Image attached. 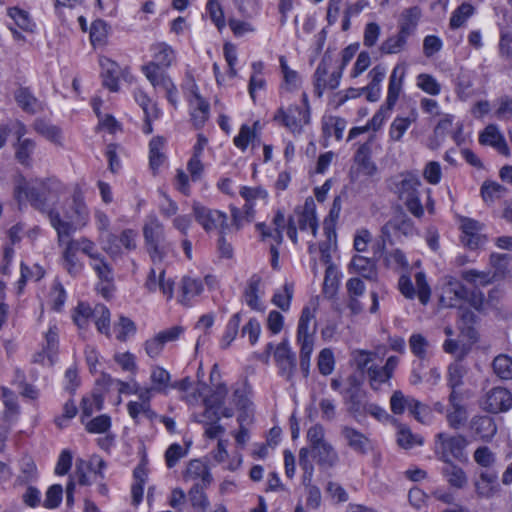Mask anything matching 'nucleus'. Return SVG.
Masks as SVG:
<instances>
[{
	"label": "nucleus",
	"mask_w": 512,
	"mask_h": 512,
	"mask_svg": "<svg viewBox=\"0 0 512 512\" xmlns=\"http://www.w3.org/2000/svg\"><path fill=\"white\" fill-rule=\"evenodd\" d=\"M421 16L422 11L418 6L405 8L399 16L398 29L403 34L411 36L416 30Z\"/></svg>",
	"instance_id": "nucleus-33"
},
{
	"label": "nucleus",
	"mask_w": 512,
	"mask_h": 512,
	"mask_svg": "<svg viewBox=\"0 0 512 512\" xmlns=\"http://www.w3.org/2000/svg\"><path fill=\"white\" fill-rule=\"evenodd\" d=\"M103 396L100 394H92L85 396L81 401V422L88 419L95 411H100L103 408Z\"/></svg>",
	"instance_id": "nucleus-50"
},
{
	"label": "nucleus",
	"mask_w": 512,
	"mask_h": 512,
	"mask_svg": "<svg viewBox=\"0 0 512 512\" xmlns=\"http://www.w3.org/2000/svg\"><path fill=\"white\" fill-rule=\"evenodd\" d=\"M462 243L470 249H475L485 242V237L481 234L483 224L480 222L463 217L461 218Z\"/></svg>",
	"instance_id": "nucleus-20"
},
{
	"label": "nucleus",
	"mask_w": 512,
	"mask_h": 512,
	"mask_svg": "<svg viewBox=\"0 0 512 512\" xmlns=\"http://www.w3.org/2000/svg\"><path fill=\"white\" fill-rule=\"evenodd\" d=\"M164 146V138L156 136L151 139L149 143V163L151 169L157 170L165 162Z\"/></svg>",
	"instance_id": "nucleus-40"
},
{
	"label": "nucleus",
	"mask_w": 512,
	"mask_h": 512,
	"mask_svg": "<svg viewBox=\"0 0 512 512\" xmlns=\"http://www.w3.org/2000/svg\"><path fill=\"white\" fill-rule=\"evenodd\" d=\"M144 286L149 292L160 290L168 300L173 297L174 282L165 278L164 268H158V272L155 268H151Z\"/></svg>",
	"instance_id": "nucleus-19"
},
{
	"label": "nucleus",
	"mask_w": 512,
	"mask_h": 512,
	"mask_svg": "<svg viewBox=\"0 0 512 512\" xmlns=\"http://www.w3.org/2000/svg\"><path fill=\"white\" fill-rule=\"evenodd\" d=\"M56 185L52 180H32L20 179L15 188V198L19 203L29 201L33 207L44 212L48 208L49 194Z\"/></svg>",
	"instance_id": "nucleus-4"
},
{
	"label": "nucleus",
	"mask_w": 512,
	"mask_h": 512,
	"mask_svg": "<svg viewBox=\"0 0 512 512\" xmlns=\"http://www.w3.org/2000/svg\"><path fill=\"white\" fill-rule=\"evenodd\" d=\"M349 269L352 273L359 274L368 280H374L377 277V270L374 261L364 256H354L349 265Z\"/></svg>",
	"instance_id": "nucleus-37"
},
{
	"label": "nucleus",
	"mask_w": 512,
	"mask_h": 512,
	"mask_svg": "<svg viewBox=\"0 0 512 512\" xmlns=\"http://www.w3.org/2000/svg\"><path fill=\"white\" fill-rule=\"evenodd\" d=\"M389 404L391 412L395 415H402L411 405L414 407L418 405L415 398L404 395L401 390H395L392 393Z\"/></svg>",
	"instance_id": "nucleus-45"
},
{
	"label": "nucleus",
	"mask_w": 512,
	"mask_h": 512,
	"mask_svg": "<svg viewBox=\"0 0 512 512\" xmlns=\"http://www.w3.org/2000/svg\"><path fill=\"white\" fill-rule=\"evenodd\" d=\"M15 159L24 166H30L32 155L36 148V142L33 139L21 140L13 145Z\"/></svg>",
	"instance_id": "nucleus-41"
},
{
	"label": "nucleus",
	"mask_w": 512,
	"mask_h": 512,
	"mask_svg": "<svg viewBox=\"0 0 512 512\" xmlns=\"http://www.w3.org/2000/svg\"><path fill=\"white\" fill-rule=\"evenodd\" d=\"M90 266L101 280L106 282L113 280V269L102 254L90 261Z\"/></svg>",
	"instance_id": "nucleus-64"
},
{
	"label": "nucleus",
	"mask_w": 512,
	"mask_h": 512,
	"mask_svg": "<svg viewBox=\"0 0 512 512\" xmlns=\"http://www.w3.org/2000/svg\"><path fill=\"white\" fill-rule=\"evenodd\" d=\"M33 130L47 140L62 145V131L59 127L51 124L43 118H37L32 124Z\"/></svg>",
	"instance_id": "nucleus-38"
},
{
	"label": "nucleus",
	"mask_w": 512,
	"mask_h": 512,
	"mask_svg": "<svg viewBox=\"0 0 512 512\" xmlns=\"http://www.w3.org/2000/svg\"><path fill=\"white\" fill-rule=\"evenodd\" d=\"M93 320L97 330L100 333L110 337V311L105 305H95Z\"/></svg>",
	"instance_id": "nucleus-55"
},
{
	"label": "nucleus",
	"mask_w": 512,
	"mask_h": 512,
	"mask_svg": "<svg viewBox=\"0 0 512 512\" xmlns=\"http://www.w3.org/2000/svg\"><path fill=\"white\" fill-rule=\"evenodd\" d=\"M51 226L56 230L58 243H64L76 230L85 227L90 219V211L84 201V196L79 187H76L69 208L64 213V218L56 210L48 211Z\"/></svg>",
	"instance_id": "nucleus-1"
},
{
	"label": "nucleus",
	"mask_w": 512,
	"mask_h": 512,
	"mask_svg": "<svg viewBox=\"0 0 512 512\" xmlns=\"http://www.w3.org/2000/svg\"><path fill=\"white\" fill-rule=\"evenodd\" d=\"M399 361V357L390 356L387 358L384 366L371 364L370 367H367V372L365 374L370 387L377 391L383 384L388 383L393 377Z\"/></svg>",
	"instance_id": "nucleus-11"
},
{
	"label": "nucleus",
	"mask_w": 512,
	"mask_h": 512,
	"mask_svg": "<svg viewBox=\"0 0 512 512\" xmlns=\"http://www.w3.org/2000/svg\"><path fill=\"white\" fill-rule=\"evenodd\" d=\"M461 278L475 287H484L493 282L495 273L490 271H478L476 269H469L461 272Z\"/></svg>",
	"instance_id": "nucleus-44"
},
{
	"label": "nucleus",
	"mask_w": 512,
	"mask_h": 512,
	"mask_svg": "<svg viewBox=\"0 0 512 512\" xmlns=\"http://www.w3.org/2000/svg\"><path fill=\"white\" fill-rule=\"evenodd\" d=\"M208 486H192L188 492L189 500L193 508L198 512H206L209 508L210 502L204 489Z\"/></svg>",
	"instance_id": "nucleus-58"
},
{
	"label": "nucleus",
	"mask_w": 512,
	"mask_h": 512,
	"mask_svg": "<svg viewBox=\"0 0 512 512\" xmlns=\"http://www.w3.org/2000/svg\"><path fill=\"white\" fill-rule=\"evenodd\" d=\"M261 281L262 279L259 275L253 274L247 281V287L244 291L245 302L254 310L260 307L258 292Z\"/></svg>",
	"instance_id": "nucleus-48"
},
{
	"label": "nucleus",
	"mask_w": 512,
	"mask_h": 512,
	"mask_svg": "<svg viewBox=\"0 0 512 512\" xmlns=\"http://www.w3.org/2000/svg\"><path fill=\"white\" fill-rule=\"evenodd\" d=\"M259 122H255L252 127L244 124L241 126L238 135L234 138V144L237 148L245 151L248 144L254 142L257 138L256 128L258 127Z\"/></svg>",
	"instance_id": "nucleus-54"
},
{
	"label": "nucleus",
	"mask_w": 512,
	"mask_h": 512,
	"mask_svg": "<svg viewBox=\"0 0 512 512\" xmlns=\"http://www.w3.org/2000/svg\"><path fill=\"white\" fill-rule=\"evenodd\" d=\"M15 99L17 104L26 113L33 115L43 110L41 103L27 89H19Z\"/></svg>",
	"instance_id": "nucleus-42"
},
{
	"label": "nucleus",
	"mask_w": 512,
	"mask_h": 512,
	"mask_svg": "<svg viewBox=\"0 0 512 512\" xmlns=\"http://www.w3.org/2000/svg\"><path fill=\"white\" fill-rule=\"evenodd\" d=\"M279 63L283 74L285 88L288 91L297 90L301 85V77L298 72L288 66L285 56L279 57Z\"/></svg>",
	"instance_id": "nucleus-51"
},
{
	"label": "nucleus",
	"mask_w": 512,
	"mask_h": 512,
	"mask_svg": "<svg viewBox=\"0 0 512 512\" xmlns=\"http://www.w3.org/2000/svg\"><path fill=\"white\" fill-rule=\"evenodd\" d=\"M138 233L134 229H124L117 236L113 233L101 235L99 240L103 244V250L111 257H117L122 254V247L130 252L137 248Z\"/></svg>",
	"instance_id": "nucleus-10"
},
{
	"label": "nucleus",
	"mask_w": 512,
	"mask_h": 512,
	"mask_svg": "<svg viewBox=\"0 0 512 512\" xmlns=\"http://www.w3.org/2000/svg\"><path fill=\"white\" fill-rule=\"evenodd\" d=\"M344 399L349 413L355 419L365 417L366 401L358 385L354 384L344 392Z\"/></svg>",
	"instance_id": "nucleus-24"
},
{
	"label": "nucleus",
	"mask_w": 512,
	"mask_h": 512,
	"mask_svg": "<svg viewBox=\"0 0 512 512\" xmlns=\"http://www.w3.org/2000/svg\"><path fill=\"white\" fill-rule=\"evenodd\" d=\"M468 297L467 288L458 280H449L442 288L440 303L444 307L461 308Z\"/></svg>",
	"instance_id": "nucleus-16"
},
{
	"label": "nucleus",
	"mask_w": 512,
	"mask_h": 512,
	"mask_svg": "<svg viewBox=\"0 0 512 512\" xmlns=\"http://www.w3.org/2000/svg\"><path fill=\"white\" fill-rule=\"evenodd\" d=\"M397 443L404 449H411L414 446L422 445L423 438L418 434H413L409 427L400 425L397 432Z\"/></svg>",
	"instance_id": "nucleus-57"
},
{
	"label": "nucleus",
	"mask_w": 512,
	"mask_h": 512,
	"mask_svg": "<svg viewBox=\"0 0 512 512\" xmlns=\"http://www.w3.org/2000/svg\"><path fill=\"white\" fill-rule=\"evenodd\" d=\"M446 421L448 426L454 430L461 429L468 421L467 408L463 403L461 394L457 391H451L448 396Z\"/></svg>",
	"instance_id": "nucleus-13"
},
{
	"label": "nucleus",
	"mask_w": 512,
	"mask_h": 512,
	"mask_svg": "<svg viewBox=\"0 0 512 512\" xmlns=\"http://www.w3.org/2000/svg\"><path fill=\"white\" fill-rule=\"evenodd\" d=\"M390 190L403 201L407 210L416 218L424 215V208L419 199V188L422 183L419 177L412 172H402L389 180Z\"/></svg>",
	"instance_id": "nucleus-2"
},
{
	"label": "nucleus",
	"mask_w": 512,
	"mask_h": 512,
	"mask_svg": "<svg viewBox=\"0 0 512 512\" xmlns=\"http://www.w3.org/2000/svg\"><path fill=\"white\" fill-rule=\"evenodd\" d=\"M113 330L116 334V339L120 342H125L129 337L135 335L137 328L130 318L120 316L118 321L114 323Z\"/></svg>",
	"instance_id": "nucleus-53"
},
{
	"label": "nucleus",
	"mask_w": 512,
	"mask_h": 512,
	"mask_svg": "<svg viewBox=\"0 0 512 512\" xmlns=\"http://www.w3.org/2000/svg\"><path fill=\"white\" fill-rule=\"evenodd\" d=\"M152 395L149 390L142 392L138 396V400L129 401L127 403L128 415L133 419L135 424H140L142 418L153 422L157 418V413L151 407Z\"/></svg>",
	"instance_id": "nucleus-15"
},
{
	"label": "nucleus",
	"mask_w": 512,
	"mask_h": 512,
	"mask_svg": "<svg viewBox=\"0 0 512 512\" xmlns=\"http://www.w3.org/2000/svg\"><path fill=\"white\" fill-rule=\"evenodd\" d=\"M481 406L494 414L507 412L512 408V393L504 387H494L485 394Z\"/></svg>",
	"instance_id": "nucleus-12"
},
{
	"label": "nucleus",
	"mask_w": 512,
	"mask_h": 512,
	"mask_svg": "<svg viewBox=\"0 0 512 512\" xmlns=\"http://www.w3.org/2000/svg\"><path fill=\"white\" fill-rule=\"evenodd\" d=\"M153 61L150 63L157 64L162 68H169L176 60L174 49L165 42H159L152 45Z\"/></svg>",
	"instance_id": "nucleus-35"
},
{
	"label": "nucleus",
	"mask_w": 512,
	"mask_h": 512,
	"mask_svg": "<svg viewBox=\"0 0 512 512\" xmlns=\"http://www.w3.org/2000/svg\"><path fill=\"white\" fill-rule=\"evenodd\" d=\"M474 7L469 3H463L459 7H457L449 21V26L451 29H458L462 27L466 21L474 14Z\"/></svg>",
	"instance_id": "nucleus-56"
},
{
	"label": "nucleus",
	"mask_w": 512,
	"mask_h": 512,
	"mask_svg": "<svg viewBox=\"0 0 512 512\" xmlns=\"http://www.w3.org/2000/svg\"><path fill=\"white\" fill-rule=\"evenodd\" d=\"M203 283L200 279L184 276L180 284L179 302L190 306L192 300L203 292Z\"/></svg>",
	"instance_id": "nucleus-27"
},
{
	"label": "nucleus",
	"mask_w": 512,
	"mask_h": 512,
	"mask_svg": "<svg viewBox=\"0 0 512 512\" xmlns=\"http://www.w3.org/2000/svg\"><path fill=\"white\" fill-rule=\"evenodd\" d=\"M162 67L157 64L147 63L142 67V71L146 78L155 88H172V80L162 71Z\"/></svg>",
	"instance_id": "nucleus-36"
},
{
	"label": "nucleus",
	"mask_w": 512,
	"mask_h": 512,
	"mask_svg": "<svg viewBox=\"0 0 512 512\" xmlns=\"http://www.w3.org/2000/svg\"><path fill=\"white\" fill-rule=\"evenodd\" d=\"M416 81L417 87L429 95L436 96L441 92V85L430 74L421 73L417 76Z\"/></svg>",
	"instance_id": "nucleus-63"
},
{
	"label": "nucleus",
	"mask_w": 512,
	"mask_h": 512,
	"mask_svg": "<svg viewBox=\"0 0 512 512\" xmlns=\"http://www.w3.org/2000/svg\"><path fill=\"white\" fill-rule=\"evenodd\" d=\"M150 381L151 387L144 388L149 390L151 395L153 393L167 394L172 387L170 373L160 366L152 367Z\"/></svg>",
	"instance_id": "nucleus-29"
},
{
	"label": "nucleus",
	"mask_w": 512,
	"mask_h": 512,
	"mask_svg": "<svg viewBox=\"0 0 512 512\" xmlns=\"http://www.w3.org/2000/svg\"><path fill=\"white\" fill-rule=\"evenodd\" d=\"M339 287V276L334 265H329L325 271L323 282V293L326 297L332 298L337 293Z\"/></svg>",
	"instance_id": "nucleus-61"
},
{
	"label": "nucleus",
	"mask_w": 512,
	"mask_h": 512,
	"mask_svg": "<svg viewBox=\"0 0 512 512\" xmlns=\"http://www.w3.org/2000/svg\"><path fill=\"white\" fill-rule=\"evenodd\" d=\"M297 230L310 231L312 236L316 237L318 219L316 205L312 197L306 198L302 206L296 207L287 220V236L293 244L298 243Z\"/></svg>",
	"instance_id": "nucleus-5"
},
{
	"label": "nucleus",
	"mask_w": 512,
	"mask_h": 512,
	"mask_svg": "<svg viewBox=\"0 0 512 512\" xmlns=\"http://www.w3.org/2000/svg\"><path fill=\"white\" fill-rule=\"evenodd\" d=\"M1 399L5 407V418H12L19 413V405L16 394L5 386L0 387Z\"/></svg>",
	"instance_id": "nucleus-60"
},
{
	"label": "nucleus",
	"mask_w": 512,
	"mask_h": 512,
	"mask_svg": "<svg viewBox=\"0 0 512 512\" xmlns=\"http://www.w3.org/2000/svg\"><path fill=\"white\" fill-rule=\"evenodd\" d=\"M479 142L483 145L494 147L499 153L508 156L509 148L496 125H488L479 136Z\"/></svg>",
	"instance_id": "nucleus-28"
},
{
	"label": "nucleus",
	"mask_w": 512,
	"mask_h": 512,
	"mask_svg": "<svg viewBox=\"0 0 512 512\" xmlns=\"http://www.w3.org/2000/svg\"><path fill=\"white\" fill-rule=\"evenodd\" d=\"M273 229L269 228L265 223H258L256 225L257 230L260 232L262 239L272 238L276 245H280L283 242V230L287 227V221L284 212L278 210L273 219Z\"/></svg>",
	"instance_id": "nucleus-21"
},
{
	"label": "nucleus",
	"mask_w": 512,
	"mask_h": 512,
	"mask_svg": "<svg viewBox=\"0 0 512 512\" xmlns=\"http://www.w3.org/2000/svg\"><path fill=\"white\" fill-rule=\"evenodd\" d=\"M274 358L281 375L290 381L296 369V359L287 341L278 344L274 352Z\"/></svg>",
	"instance_id": "nucleus-18"
},
{
	"label": "nucleus",
	"mask_w": 512,
	"mask_h": 512,
	"mask_svg": "<svg viewBox=\"0 0 512 512\" xmlns=\"http://www.w3.org/2000/svg\"><path fill=\"white\" fill-rule=\"evenodd\" d=\"M311 452L318 465L326 468L334 467L339 461L337 451L327 440L311 448Z\"/></svg>",
	"instance_id": "nucleus-31"
},
{
	"label": "nucleus",
	"mask_w": 512,
	"mask_h": 512,
	"mask_svg": "<svg viewBox=\"0 0 512 512\" xmlns=\"http://www.w3.org/2000/svg\"><path fill=\"white\" fill-rule=\"evenodd\" d=\"M406 69L404 65H396L389 78L387 104L389 107L394 106L397 102L400 92L402 90L403 79L405 77Z\"/></svg>",
	"instance_id": "nucleus-32"
},
{
	"label": "nucleus",
	"mask_w": 512,
	"mask_h": 512,
	"mask_svg": "<svg viewBox=\"0 0 512 512\" xmlns=\"http://www.w3.org/2000/svg\"><path fill=\"white\" fill-rule=\"evenodd\" d=\"M494 374L501 380H512V358L506 354L496 356L492 362Z\"/></svg>",
	"instance_id": "nucleus-49"
},
{
	"label": "nucleus",
	"mask_w": 512,
	"mask_h": 512,
	"mask_svg": "<svg viewBox=\"0 0 512 512\" xmlns=\"http://www.w3.org/2000/svg\"><path fill=\"white\" fill-rule=\"evenodd\" d=\"M341 436L346 441L347 445L357 453L366 454L370 445L369 439L359 430L350 427H341Z\"/></svg>",
	"instance_id": "nucleus-26"
},
{
	"label": "nucleus",
	"mask_w": 512,
	"mask_h": 512,
	"mask_svg": "<svg viewBox=\"0 0 512 512\" xmlns=\"http://www.w3.org/2000/svg\"><path fill=\"white\" fill-rule=\"evenodd\" d=\"M331 60L323 57L314 73V93L322 97L326 90H334L340 84L343 67H331Z\"/></svg>",
	"instance_id": "nucleus-8"
},
{
	"label": "nucleus",
	"mask_w": 512,
	"mask_h": 512,
	"mask_svg": "<svg viewBox=\"0 0 512 512\" xmlns=\"http://www.w3.org/2000/svg\"><path fill=\"white\" fill-rule=\"evenodd\" d=\"M409 35L398 32L384 40L379 48L382 54H397L404 50Z\"/></svg>",
	"instance_id": "nucleus-43"
},
{
	"label": "nucleus",
	"mask_w": 512,
	"mask_h": 512,
	"mask_svg": "<svg viewBox=\"0 0 512 512\" xmlns=\"http://www.w3.org/2000/svg\"><path fill=\"white\" fill-rule=\"evenodd\" d=\"M316 334L315 309L306 306L302 309L297 325L296 343L300 348V369L304 377L310 371L311 355L314 350Z\"/></svg>",
	"instance_id": "nucleus-3"
},
{
	"label": "nucleus",
	"mask_w": 512,
	"mask_h": 512,
	"mask_svg": "<svg viewBox=\"0 0 512 512\" xmlns=\"http://www.w3.org/2000/svg\"><path fill=\"white\" fill-rule=\"evenodd\" d=\"M409 348L412 354L420 360H424L428 356L430 343L421 333H413L408 340Z\"/></svg>",
	"instance_id": "nucleus-52"
},
{
	"label": "nucleus",
	"mask_w": 512,
	"mask_h": 512,
	"mask_svg": "<svg viewBox=\"0 0 512 512\" xmlns=\"http://www.w3.org/2000/svg\"><path fill=\"white\" fill-rule=\"evenodd\" d=\"M441 474L447 484L457 490H462L468 485V476L464 469L454 462H443Z\"/></svg>",
	"instance_id": "nucleus-22"
},
{
	"label": "nucleus",
	"mask_w": 512,
	"mask_h": 512,
	"mask_svg": "<svg viewBox=\"0 0 512 512\" xmlns=\"http://www.w3.org/2000/svg\"><path fill=\"white\" fill-rule=\"evenodd\" d=\"M416 121V114L408 117H396L390 125L389 138L393 142L401 141L409 126Z\"/></svg>",
	"instance_id": "nucleus-46"
},
{
	"label": "nucleus",
	"mask_w": 512,
	"mask_h": 512,
	"mask_svg": "<svg viewBox=\"0 0 512 512\" xmlns=\"http://www.w3.org/2000/svg\"><path fill=\"white\" fill-rule=\"evenodd\" d=\"M88 433L101 434L106 433L111 428V418L106 414L99 415L95 418L84 420L82 423Z\"/></svg>",
	"instance_id": "nucleus-59"
},
{
	"label": "nucleus",
	"mask_w": 512,
	"mask_h": 512,
	"mask_svg": "<svg viewBox=\"0 0 512 512\" xmlns=\"http://www.w3.org/2000/svg\"><path fill=\"white\" fill-rule=\"evenodd\" d=\"M143 236L152 262L162 263L167 255V246L162 244L165 236L164 225L156 216H150L145 222Z\"/></svg>",
	"instance_id": "nucleus-7"
},
{
	"label": "nucleus",
	"mask_w": 512,
	"mask_h": 512,
	"mask_svg": "<svg viewBox=\"0 0 512 512\" xmlns=\"http://www.w3.org/2000/svg\"><path fill=\"white\" fill-rule=\"evenodd\" d=\"M192 211L195 220L207 232L217 231L219 234H224L228 228L227 215L219 210L210 209L200 203H193Z\"/></svg>",
	"instance_id": "nucleus-9"
},
{
	"label": "nucleus",
	"mask_w": 512,
	"mask_h": 512,
	"mask_svg": "<svg viewBox=\"0 0 512 512\" xmlns=\"http://www.w3.org/2000/svg\"><path fill=\"white\" fill-rule=\"evenodd\" d=\"M471 425L475 433L484 441H490L497 432L496 423L490 416H475Z\"/></svg>",
	"instance_id": "nucleus-39"
},
{
	"label": "nucleus",
	"mask_w": 512,
	"mask_h": 512,
	"mask_svg": "<svg viewBox=\"0 0 512 512\" xmlns=\"http://www.w3.org/2000/svg\"><path fill=\"white\" fill-rule=\"evenodd\" d=\"M497 479L498 476L495 472H481L479 479L474 483L477 496L485 499L494 497L500 490Z\"/></svg>",
	"instance_id": "nucleus-23"
},
{
	"label": "nucleus",
	"mask_w": 512,
	"mask_h": 512,
	"mask_svg": "<svg viewBox=\"0 0 512 512\" xmlns=\"http://www.w3.org/2000/svg\"><path fill=\"white\" fill-rule=\"evenodd\" d=\"M341 211V200L339 197L335 198L330 208L328 216L324 219L323 230L326 237L331 240L336 238L335 225L339 218Z\"/></svg>",
	"instance_id": "nucleus-47"
},
{
	"label": "nucleus",
	"mask_w": 512,
	"mask_h": 512,
	"mask_svg": "<svg viewBox=\"0 0 512 512\" xmlns=\"http://www.w3.org/2000/svg\"><path fill=\"white\" fill-rule=\"evenodd\" d=\"M507 189L496 182H485L481 187V195L486 203H493L502 198Z\"/></svg>",
	"instance_id": "nucleus-62"
},
{
	"label": "nucleus",
	"mask_w": 512,
	"mask_h": 512,
	"mask_svg": "<svg viewBox=\"0 0 512 512\" xmlns=\"http://www.w3.org/2000/svg\"><path fill=\"white\" fill-rule=\"evenodd\" d=\"M183 480L193 483V486H209L213 478L206 463L199 459H193L183 473Z\"/></svg>",
	"instance_id": "nucleus-17"
},
{
	"label": "nucleus",
	"mask_w": 512,
	"mask_h": 512,
	"mask_svg": "<svg viewBox=\"0 0 512 512\" xmlns=\"http://www.w3.org/2000/svg\"><path fill=\"white\" fill-rule=\"evenodd\" d=\"M190 106L192 109L191 117L193 124L196 128H201L209 118V104L197 91L192 90Z\"/></svg>",
	"instance_id": "nucleus-34"
},
{
	"label": "nucleus",
	"mask_w": 512,
	"mask_h": 512,
	"mask_svg": "<svg viewBox=\"0 0 512 512\" xmlns=\"http://www.w3.org/2000/svg\"><path fill=\"white\" fill-rule=\"evenodd\" d=\"M375 136H370L369 140L357 149L354 160L361 171L368 176H373L377 172V166L371 159V142Z\"/></svg>",
	"instance_id": "nucleus-30"
},
{
	"label": "nucleus",
	"mask_w": 512,
	"mask_h": 512,
	"mask_svg": "<svg viewBox=\"0 0 512 512\" xmlns=\"http://www.w3.org/2000/svg\"><path fill=\"white\" fill-rule=\"evenodd\" d=\"M274 120L278 121L293 133H300L303 125L309 122V113L298 106H290L287 110L279 109Z\"/></svg>",
	"instance_id": "nucleus-14"
},
{
	"label": "nucleus",
	"mask_w": 512,
	"mask_h": 512,
	"mask_svg": "<svg viewBox=\"0 0 512 512\" xmlns=\"http://www.w3.org/2000/svg\"><path fill=\"white\" fill-rule=\"evenodd\" d=\"M467 445L468 441L463 435H448L440 432L435 436L434 452L442 462H453L452 459L463 461L466 459Z\"/></svg>",
	"instance_id": "nucleus-6"
},
{
	"label": "nucleus",
	"mask_w": 512,
	"mask_h": 512,
	"mask_svg": "<svg viewBox=\"0 0 512 512\" xmlns=\"http://www.w3.org/2000/svg\"><path fill=\"white\" fill-rule=\"evenodd\" d=\"M99 64L103 85L110 91L117 92L119 90L118 76L120 71L118 64L104 56L100 57Z\"/></svg>",
	"instance_id": "nucleus-25"
}]
</instances>
